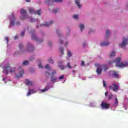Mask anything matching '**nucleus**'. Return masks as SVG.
<instances>
[{
	"mask_svg": "<svg viewBox=\"0 0 128 128\" xmlns=\"http://www.w3.org/2000/svg\"><path fill=\"white\" fill-rule=\"evenodd\" d=\"M19 48H20L21 52H22V48H24V46H22V44H19Z\"/></svg>",
	"mask_w": 128,
	"mask_h": 128,
	"instance_id": "obj_29",
	"label": "nucleus"
},
{
	"mask_svg": "<svg viewBox=\"0 0 128 128\" xmlns=\"http://www.w3.org/2000/svg\"><path fill=\"white\" fill-rule=\"evenodd\" d=\"M73 18H74L75 20H78V15H73Z\"/></svg>",
	"mask_w": 128,
	"mask_h": 128,
	"instance_id": "obj_32",
	"label": "nucleus"
},
{
	"mask_svg": "<svg viewBox=\"0 0 128 128\" xmlns=\"http://www.w3.org/2000/svg\"><path fill=\"white\" fill-rule=\"evenodd\" d=\"M34 60V56H32L30 57V60Z\"/></svg>",
	"mask_w": 128,
	"mask_h": 128,
	"instance_id": "obj_43",
	"label": "nucleus"
},
{
	"mask_svg": "<svg viewBox=\"0 0 128 128\" xmlns=\"http://www.w3.org/2000/svg\"><path fill=\"white\" fill-rule=\"evenodd\" d=\"M81 66H84V62L83 60L82 61Z\"/></svg>",
	"mask_w": 128,
	"mask_h": 128,
	"instance_id": "obj_46",
	"label": "nucleus"
},
{
	"mask_svg": "<svg viewBox=\"0 0 128 128\" xmlns=\"http://www.w3.org/2000/svg\"><path fill=\"white\" fill-rule=\"evenodd\" d=\"M110 30H107L106 32V38H108V36H110Z\"/></svg>",
	"mask_w": 128,
	"mask_h": 128,
	"instance_id": "obj_22",
	"label": "nucleus"
},
{
	"mask_svg": "<svg viewBox=\"0 0 128 128\" xmlns=\"http://www.w3.org/2000/svg\"><path fill=\"white\" fill-rule=\"evenodd\" d=\"M103 82V86L104 88H106V80H102Z\"/></svg>",
	"mask_w": 128,
	"mask_h": 128,
	"instance_id": "obj_34",
	"label": "nucleus"
},
{
	"mask_svg": "<svg viewBox=\"0 0 128 128\" xmlns=\"http://www.w3.org/2000/svg\"><path fill=\"white\" fill-rule=\"evenodd\" d=\"M82 80H84V78H82Z\"/></svg>",
	"mask_w": 128,
	"mask_h": 128,
	"instance_id": "obj_63",
	"label": "nucleus"
},
{
	"mask_svg": "<svg viewBox=\"0 0 128 128\" xmlns=\"http://www.w3.org/2000/svg\"><path fill=\"white\" fill-rule=\"evenodd\" d=\"M54 24V21L53 20H51L50 22H46L45 24H41V26H50V24Z\"/></svg>",
	"mask_w": 128,
	"mask_h": 128,
	"instance_id": "obj_11",
	"label": "nucleus"
},
{
	"mask_svg": "<svg viewBox=\"0 0 128 128\" xmlns=\"http://www.w3.org/2000/svg\"><path fill=\"white\" fill-rule=\"evenodd\" d=\"M116 56V52L114 51H112L111 52V54H110V58H112V56Z\"/></svg>",
	"mask_w": 128,
	"mask_h": 128,
	"instance_id": "obj_23",
	"label": "nucleus"
},
{
	"mask_svg": "<svg viewBox=\"0 0 128 128\" xmlns=\"http://www.w3.org/2000/svg\"><path fill=\"white\" fill-rule=\"evenodd\" d=\"M74 66H76V65H75Z\"/></svg>",
	"mask_w": 128,
	"mask_h": 128,
	"instance_id": "obj_64",
	"label": "nucleus"
},
{
	"mask_svg": "<svg viewBox=\"0 0 128 128\" xmlns=\"http://www.w3.org/2000/svg\"><path fill=\"white\" fill-rule=\"evenodd\" d=\"M56 74V71H53L52 74H51V76H54Z\"/></svg>",
	"mask_w": 128,
	"mask_h": 128,
	"instance_id": "obj_39",
	"label": "nucleus"
},
{
	"mask_svg": "<svg viewBox=\"0 0 128 128\" xmlns=\"http://www.w3.org/2000/svg\"><path fill=\"white\" fill-rule=\"evenodd\" d=\"M14 56H18V55L16 54V52L14 54Z\"/></svg>",
	"mask_w": 128,
	"mask_h": 128,
	"instance_id": "obj_57",
	"label": "nucleus"
},
{
	"mask_svg": "<svg viewBox=\"0 0 128 128\" xmlns=\"http://www.w3.org/2000/svg\"><path fill=\"white\" fill-rule=\"evenodd\" d=\"M31 37L32 40H36V42H42V40L38 39L34 34H32Z\"/></svg>",
	"mask_w": 128,
	"mask_h": 128,
	"instance_id": "obj_10",
	"label": "nucleus"
},
{
	"mask_svg": "<svg viewBox=\"0 0 128 128\" xmlns=\"http://www.w3.org/2000/svg\"><path fill=\"white\" fill-rule=\"evenodd\" d=\"M59 44H64V41H62V40H60L59 41Z\"/></svg>",
	"mask_w": 128,
	"mask_h": 128,
	"instance_id": "obj_42",
	"label": "nucleus"
},
{
	"mask_svg": "<svg viewBox=\"0 0 128 128\" xmlns=\"http://www.w3.org/2000/svg\"><path fill=\"white\" fill-rule=\"evenodd\" d=\"M108 44H110L108 42H103L100 44V46H107Z\"/></svg>",
	"mask_w": 128,
	"mask_h": 128,
	"instance_id": "obj_17",
	"label": "nucleus"
},
{
	"mask_svg": "<svg viewBox=\"0 0 128 128\" xmlns=\"http://www.w3.org/2000/svg\"><path fill=\"white\" fill-rule=\"evenodd\" d=\"M100 106L102 110H108V108H110V104L106 102H102Z\"/></svg>",
	"mask_w": 128,
	"mask_h": 128,
	"instance_id": "obj_8",
	"label": "nucleus"
},
{
	"mask_svg": "<svg viewBox=\"0 0 128 128\" xmlns=\"http://www.w3.org/2000/svg\"><path fill=\"white\" fill-rule=\"evenodd\" d=\"M64 78V75H62L59 78V80H62Z\"/></svg>",
	"mask_w": 128,
	"mask_h": 128,
	"instance_id": "obj_45",
	"label": "nucleus"
},
{
	"mask_svg": "<svg viewBox=\"0 0 128 128\" xmlns=\"http://www.w3.org/2000/svg\"><path fill=\"white\" fill-rule=\"evenodd\" d=\"M112 96H113L112 94H109L108 100H112Z\"/></svg>",
	"mask_w": 128,
	"mask_h": 128,
	"instance_id": "obj_31",
	"label": "nucleus"
},
{
	"mask_svg": "<svg viewBox=\"0 0 128 128\" xmlns=\"http://www.w3.org/2000/svg\"><path fill=\"white\" fill-rule=\"evenodd\" d=\"M108 92H105V96H108Z\"/></svg>",
	"mask_w": 128,
	"mask_h": 128,
	"instance_id": "obj_50",
	"label": "nucleus"
},
{
	"mask_svg": "<svg viewBox=\"0 0 128 128\" xmlns=\"http://www.w3.org/2000/svg\"><path fill=\"white\" fill-rule=\"evenodd\" d=\"M16 26H20V22L18 21V22H16Z\"/></svg>",
	"mask_w": 128,
	"mask_h": 128,
	"instance_id": "obj_49",
	"label": "nucleus"
},
{
	"mask_svg": "<svg viewBox=\"0 0 128 128\" xmlns=\"http://www.w3.org/2000/svg\"><path fill=\"white\" fill-rule=\"evenodd\" d=\"M59 68H60V70H64L65 68H66V66L64 65H59Z\"/></svg>",
	"mask_w": 128,
	"mask_h": 128,
	"instance_id": "obj_27",
	"label": "nucleus"
},
{
	"mask_svg": "<svg viewBox=\"0 0 128 128\" xmlns=\"http://www.w3.org/2000/svg\"><path fill=\"white\" fill-rule=\"evenodd\" d=\"M36 91H35L34 90H30L27 94V96H30L32 94H36Z\"/></svg>",
	"mask_w": 128,
	"mask_h": 128,
	"instance_id": "obj_15",
	"label": "nucleus"
},
{
	"mask_svg": "<svg viewBox=\"0 0 128 128\" xmlns=\"http://www.w3.org/2000/svg\"><path fill=\"white\" fill-rule=\"evenodd\" d=\"M5 40H6V42H7V44H8V38L6 37V38H5Z\"/></svg>",
	"mask_w": 128,
	"mask_h": 128,
	"instance_id": "obj_47",
	"label": "nucleus"
},
{
	"mask_svg": "<svg viewBox=\"0 0 128 128\" xmlns=\"http://www.w3.org/2000/svg\"><path fill=\"white\" fill-rule=\"evenodd\" d=\"M9 20H10V24H11V26H14L16 20V18L14 16V14L12 13L9 16Z\"/></svg>",
	"mask_w": 128,
	"mask_h": 128,
	"instance_id": "obj_2",
	"label": "nucleus"
},
{
	"mask_svg": "<svg viewBox=\"0 0 128 128\" xmlns=\"http://www.w3.org/2000/svg\"><path fill=\"white\" fill-rule=\"evenodd\" d=\"M96 66L97 67L96 72H97V74H101L102 72V69L100 64H96Z\"/></svg>",
	"mask_w": 128,
	"mask_h": 128,
	"instance_id": "obj_9",
	"label": "nucleus"
},
{
	"mask_svg": "<svg viewBox=\"0 0 128 128\" xmlns=\"http://www.w3.org/2000/svg\"><path fill=\"white\" fill-rule=\"evenodd\" d=\"M28 64H30V62L25 60V61L23 62L22 65L23 66H28Z\"/></svg>",
	"mask_w": 128,
	"mask_h": 128,
	"instance_id": "obj_24",
	"label": "nucleus"
},
{
	"mask_svg": "<svg viewBox=\"0 0 128 128\" xmlns=\"http://www.w3.org/2000/svg\"><path fill=\"white\" fill-rule=\"evenodd\" d=\"M46 76L47 74V76H50V72H46Z\"/></svg>",
	"mask_w": 128,
	"mask_h": 128,
	"instance_id": "obj_48",
	"label": "nucleus"
},
{
	"mask_svg": "<svg viewBox=\"0 0 128 128\" xmlns=\"http://www.w3.org/2000/svg\"><path fill=\"white\" fill-rule=\"evenodd\" d=\"M46 68H48V70L50 68V64H47L46 66Z\"/></svg>",
	"mask_w": 128,
	"mask_h": 128,
	"instance_id": "obj_41",
	"label": "nucleus"
},
{
	"mask_svg": "<svg viewBox=\"0 0 128 128\" xmlns=\"http://www.w3.org/2000/svg\"><path fill=\"white\" fill-rule=\"evenodd\" d=\"M127 6H128V4H127Z\"/></svg>",
	"mask_w": 128,
	"mask_h": 128,
	"instance_id": "obj_62",
	"label": "nucleus"
},
{
	"mask_svg": "<svg viewBox=\"0 0 128 128\" xmlns=\"http://www.w3.org/2000/svg\"><path fill=\"white\" fill-rule=\"evenodd\" d=\"M48 46H52V42H48Z\"/></svg>",
	"mask_w": 128,
	"mask_h": 128,
	"instance_id": "obj_52",
	"label": "nucleus"
},
{
	"mask_svg": "<svg viewBox=\"0 0 128 128\" xmlns=\"http://www.w3.org/2000/svg\"><path fill=\"white\" fill-rule=\"evenodd\" d=\"M6 80V78H3L2 80L4 81Z\"/></svg>",
	"mask_w": 128,
	"mask_h": 128,
	"instance_id": "obj_58",
	"label": "nucleus"
},
{
	"mask_svg": "<svg viewBox=\"0 0 128 128\" xmlns=\"http://www.w3.org/2000/svg\"><path fill=\"white\" fill-rule=\"evenodd\" d=\"M94 32V30H89V34H90V32Z\"/></svg>",
	"mask_w": 128,
	"mask_h": 128,
	"instance_id": "obj_54",
	"label": "nucleus"
},
{
	"mask_svg": "<svg viewBox=\"0 0 128 128\" xmlns=\"http://www.w3.org/2000/svg\"><path fill=\"white\" fill-rule=\"evenodd\" d=\"M26 84L27 86H32V82H30V81H28V80L26 79Z\"/></svg>",
	"mask_w": 128,
	"mask_h": 128,
	"instance_id": "obj_21",
	"label": "nucleus"
},
{
	"mask_svg": "<svg viewBox=\"0 0 128 128\" xmlns=\"http://www.w3.org/2000/svg\"><path fill=\"white\" fill-rule=\"evenodd\" d=\"M118 100L117 98H115V102L114 103V106H118Z\"/></svg>",
	"mask_w": 128,
	"mask_h": 128,
	"instance_id": "obj_25",
	"label": "nucleus"
},
{
	"mask_svg": "<svg viewBox=\"0 0 128 128\" xmlns=\"http://www.w3.org/2000/svg\"><path fill=\"white\" fill-rule=\"evenodd\" d=\"M55 2H62V0H53Z\"/></svg>",
	"mask_w": 128,
	"mask_h": 128,
	"instance_id": "obj_35",
	"label": "nucleus"
},
{
	"mask_svg": "<svg viewBox=\"0 0 128 128\" xmlns=\"http://www.w3.org/2000/svg\"><path fill=\"white\" fill-rule=\"evenodd\" d=\"M66 65L68 68H72V67L70 66V62H68Z\"/></svg>",
	"mask_w": 128,
	"mask_h": 128,
	"instance_id": "obj_30",
	"label": "nucleus"
},
{
	"mask_svg": "<svg viewBox=\"0 0 128 128\" xmlns=\"http://www.w3.org/2000/svg\"><path fill=\"white\" fill-rule=\"evenodd\" d=\"M120 58L118 57L114 61L112 62L110 61L108 64H112L113 62H116V66H118V68H126V66H128V63L124 62H120Z\"/></svg>",
	"mask_w": 128,
	"mask_h": 128,
	"instance_id": "obj_1",
	"label": "nucleus"
},
{
	"mask_svg": "<svg viewBox=\"0 0 128 128\" xmlns=\"http://www.w3.org/2000/svg\"><path fill=\"white\" fill-rule=\"evenodd\" d=\"M56 32H57V34H58V30H56Z\"/></svg>",
	"mask_w": 128,
	"mask_h": 128,
	"instance_id": "obj_60",
	"label": "nucleus"
},
{
	"mask_svg": "<svg viewBox=\"0 0 128 128\" xmlns=\"http://www.w3.org/2000/svg\"><path fill=\"white\" fill-rule=\"evenodd\" d=\"M10 68V66L8 64L7 66L3 68L4 72H6V74H8V68Z\"/></svg>",
	"mask_w": 128,
	"mask_h": 128,
	"instance_id": "obj_13",
	"label": "nucleus"
},
{
	"mask_svg": "<svg viewBox=\"0 0 128 128\" xmlns=\"http://www.w3.org/2000/svg\"><path fill=\"white\" fill-rule=\"evenodd\" d=\"M30 20L32 22H35L34 18H32L31 17H30Z\"/></svg>",
	"mask_w": 128,
	"mask_h": 128,
	"instance_id": "obj_38",
	"label": "nucleus"
},
{
	"mask_svg": "<svg viewBox=\"0 0 128 128\" xmlns=\"http://www.w3.org/2000/svg\"><path fill=\"white\" fill-rule=\"evenodd\" d=\"M20 36H24V31L22 32Z\"/></svg>",
	"mask_w": 128,
	"mask_h": 128,
	"instance_id": "obj_44",
	"label": "nucleus"
},
{
	"mask_svg": "<svg viewBox=\"0 0 128 128\" xmlns=\"http://www.w3.org/2000/svg\"><path fill=\"white\" fill-rule=\"evenodd\" d=\"M14 40H16L17 38H18V36H16L14 37Z\"/></svg>",
	"mask_w": 128,
	"mask_h": 128,
	"instance_id": "obj_51",
	"label": "nucleus"
},
{
	"mask_svg": "<svg viewBox=\"0 0 128 128\" xmlns=\"http://www.w3.org/2000/svg\"><path fill=\"white\" fill-rule=\"evenodd\" d=\"M18 74H16V78H22V74H24V70L22 68H18Z\"/></svg>",
	"mask_w": 128,
	"mask_h": 128,
	"instance_id": "obj_3",
	"label": "nucleus"
},
{
	"mask_svg": "<svg viewBox=\"0 0 128 128\" xmlns=\"http://www.w3.org/2000/svg\"><path fill=\"white\" fill-rule=\"evenodd\" d=\"M79 28L81 32H82V30H84V24H80L79 25Z\"/></svg>",
	"mask_w": 128,
	"mask_h": 128,
	"instance_id": "obj_20",
	"label": "nucleus"
},
{
	"mask_svg": "<svg viewBox=\"0 0 128 128\" xmlns=\"http://www.w3.org/2000/svg\"><path fill=\"white\" fill-rule=\"evenodd\" d=\"M50 90V87L48 86H46L44 88V89H42L40 90L42 92H44L47 90Z\"/></svg>",
	"mask_w": 128,
	"mask_h": 128,
	"instance_id": "obj_19",
	"label": "nucleus"
},
{
	"mask_svg": "<svg viewBox=\"0 0 128 128\" xmlns=\"http://www.w3.org/2000/svg\"><path fill=\"white\" fill-rule=\"evenodd\" d=\"M72 72H76V70H74L72 71Z\"/></svg>",
	"mask_w": 128,
	"mask_h": 128,
	"instance_id": "obj_61",
	"label": "nucleus"
},
{
	"mask_svg": "<svg viewBox=\"0 0 128 128\" xmlns=\"http://www.w3.org/2000/svg\"><path fill=\"white\" fill-rule=\"evenodd\" d=\"M101 68H102V70L104 72H106L108 70V66L107 65H100Z\"/></svg>",
	"mask_w": 128,
	"mask_h": 128,
	"instance_id": "obj_12",
	"label": "nucleus"
},
{
	"mask_svg": "<svg viewBox=\"0 0 128 128\" xmlns=\"http://www.w3.org/2000/svg\"><path fill=\"white\" fill-rule=\"evenodd\" d=\"M38 66L40 68H42V64H38Z\"/></svg>",
	"mask_w": 128,
	"mask_h": 128,
	"instance_id": "obj_40",
	"label": "nucleus"
},
{
	"mask_svg": "<svg viewBox=\"0 0 128 128\" xmlns=\"http://www.w3.org/2000/svg\"><path fill=\"white\" fill-rule=\"evenodd\" d=\"M26 50L28 52H32L34 50V45L30 44V43L28 42L27 44Z\"/></svg>",
	"mask_w": 128,
	"mask_h": 128,
	"instance_id": "obj_7",
	"label": "nucleus"
},
{
	"mask_svg": "<svg viewBox=\"0 0 128 128\" xmlns=\"http://www.w3.org/2000/svg\"><path fill=\"white\" fill-rule=\"evenodd\" d=\"M72 56V52L70 50H68L66 58L68 60L70 58V56Z\"/></svg>",
	"mask_w": 128,
	"mask_h": 128,
	"instance_id": "obj_16",
	"label": "nucleus"
},
{
	"mask_svg": "<svg viewBox=\"0 0 128 128\" xmlns=\"http://www.w3.org/2000/svg\"><path fill=\"white\" fill-rule=\"evenodd\" d=\"M59 64H62V62H60Z\"/></svg>",
	"mask_w": 128,
	"mask_h": 128,
	"instance_id": "obj_59",
	"label": "nucleus"
},
{
	"mask_svg": "<svg viewBox=\"0 0 128 128\" xmlns=\"http://www.w3.org/2000/svg\"><path fill=\"white\" fill-rule=\"evenodd\" d=\"M29 12L30 14H38V16H40L42 14V10H39L37 12L34 10V8H29Z\"/></svg>",
	"mask_w": 128,
	"mask_h": 128,
	"instance_id": "obj_6",
	"label": "nucleus"
},
{
	"mask_svg": "<svg viewBox=\"0 0 128 128\" xmlns=\"http://www.w3.org/2000/svg\"><path fill=\"white\" fill-rule=\"evenodd\" d=\"M60 50L62 54V56H64V48L61 47L60 48Z\"/></svg>",
	"mask_w": 128,
	"mask_h": 128,
	"instance_id": "obj_28",
	"label": "nucleus"
},
{
	"mask_svg": "<svg viewBox=\"0 0 128 128\" xmlns=\"http://www.w3.org/2000/svg\"><path fill=\"white\" fill-rule=\"evenodd\" d=\"M51 79H52L51 82H56V77L55 78H53L52 76L51 77Z\"/></svg>",
	"mask_w": 128,
	"mask_h": 128,
	"instance_id": "obj_33",
	"label": "nucleus"
},
{
	"mask_svg": "<svg viewBox=\"0 0 128 128\" xmlns=\"http://www.w3.org/2000/svg\"><path fill=\"white\" fill-rule=\"evenodd\" d=\"M76 4L79 8H82V4H80V0H74Z\"/></svg>",
	"mask_w": 128,
	"mask_h": 128,
	"instance_id": "obj_18",
	"label": "nucleus"
},
{
	"mask_svg": "<svg viewBox=\"0 0 128 128\" xmlns=\"http://www.w3.org/2000/svg\"><path fill=\"white\" fill-rule=\"evenodd\" d=\"M112 76H114V78H120V75L118 74V72H116V71H113Z\"/></svg>",
	"mask_w": 128,
	"mask_h": 128,
	"instance_id": "obj_14",
	"label": "nucleus"
},
{
	"mask_svg": "<svg viewBox=\"0 0 128 128\" xmlns=\"http://www.w3.org/2000/svg\"><path fill=\"white\" fill-rule=\"evenodd\" d=\"M48 62H50V64H54V60H52V58L49 59Z\"/></svg>",
	"mask_w": 128,
	"mask_h": 128,
	"instance_id": "obj_36",
	"label": "nucleus"
},
{
	"mask_svg": "<svg viewBox=\"0 0 128 128\" xmlns=\"http://www.w3.org/2000/svg\"><path fill=\"white\" fill-rule=\"evenodd\" d=\"M27 2H30V0H25Z\"/></svg>",
	"mask_w": 128,
	"mask_h": 128,
	"instance_id": "obj_55",
	"label": "nucleus"
},
{
	"mask_svg": "<svg viewBox=\"0 0 128 128\" xmlns=\"http://www.w3.org/2000/svg\"><path fill=\"white\" fill-rule=\"evenodd\" d=\"M118 88V86L116 84H113L112 85L108 86L109 90H112L113 92H118V90H120Z\"/></svg>",
	"mask_w": 128,
	"mask_h": 128,
	"instance_id": "obj_4",
	"label": "nucleus"
},
{
	"mask_svg": "<svg viewBox=\"0 0 128 128\" xmlns=\"http://www.w3.org/2000/svg\"><path fill=\"white\" fill-rule=\"evenodd\" d=\"M58 12V9H54L53 10L54 14H56V12Z\"/></svg>",
	"mask_w": 128,
	"mask_h": 128,
	"instance_id": "obj_37",
	"label": "nucleus"
},
{
	"mask_svg": "<svg viewBox=\"0 0 128 128\" xmlns=\"http://www.w3.org/2000/svg\"><path fill=\"white\" fill-rule=\"evenodd\" d=\"M86 42H84L83 43V46H84V48L85 46H86Z\"/></svg>",
	"mask_w": 128,
	"mask_h": 128,
	"instance_id": "obj_56",
	"label": "nucleus"
},
{
	"mask_svg": "<svg viewBox=\"0 0 128 128\" xmlns=\"http://www.w3.org/2000/svg\"><path fill=\"white\" fill-rule=\"evenodd\" d=\"M10 72L11 74H13V72H16V68H12L10 69Z\"/></svg>",
	"mask_w": 128,
	"mask_h": 128,
	"instance_id": "obj_26",
	"label": "nucleus"
},
{
	"mask_svg": "<svg viewBox=\"0 0 128 128\" xmlns=\"http://www.w3.org/2000/svg\"><path fill=\"white\" fill-rule=\"evenodd\" d=\"M68 42H66L65 43L66 46H68Z\"/></svg>",
	"mask_w": 128,
	"mask_h": 128,
	"instance_id": "obj_53",
	"label": "nucleus"
},
{
	"mask_svg": "<svg viewBox=\"0 0 128 128\" xmlns=\"http://www.w3.org/2000/svg\"><path fill=\"white\" fill-rule=\"evenodd\" d=\"M20 14H24L22 16H20V18L22 20H26V18H28V14H26V10H24V8L20 9Z\"/></svg>",
	"mask_w": 128,
	"mask_h": 128,
	"instance_id": "obj_5",
	"label": "nucleus"
}]
</instances>
